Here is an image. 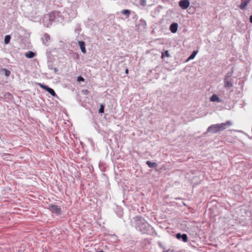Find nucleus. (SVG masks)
Here are the masks:
<instances>
[{
	"label": "nucleus",
	"mask_w": 252,
	"mask_h": 252,
	"mask_svg": "<svg viewBox=\"0 0 252 252\" xmlns=\"http://www.w3.org/2000/svg\"><path fill=\"white\" fill-rule=\"evenodd\" d=\"M210 100L212 102H221V100L216 94H213L210 97Z\"/></svg>",
	"instance_id": "obj_10"
},
{
	"label": "nucleus",
	"mask_w": 252,
	"mask_h": 252,
	"mask_svg": "<svg viewBox=\"0 0 252 252\" xmlns=\"http://www.w3.org/2000/svg\"><path fill=\"white\" fill-rule=\"evenodd\" d=\"M63 20V17L62 14L59 11H53L49 14L48 15L44 17L43 20V24L46 27H49V24H46V21H50V22H60Z\"/></svg>",
	"instance_id": "obj_3"
},
{
	"label": "nucleus",
	"mask_w": 252,
	"mask_h": 252,
	"mask_svg": "<svg viewBox=\"0 0 252 252\" xmlns=\"http://www.w3.org/2000/svg\"><path fill=\"white\" fill-rule=\"evenodd\" d=\"M190 4L189 1V0H181L179 2V5L183 9H187Z\"/></svg>",
	"instance_id": "obj_6"
},
{
	"label": "nucleus",
	"mask_w": 252,
	"mask_h": 252,
	"mask_svg": "<svg viewBox=\"0 0 252 252\" xmlns=\"http://www.w3.org/2000/svg\"><path fill=\"white\" fill-rule=\"evenodd\" d=\"M250 1L251 0H242L241 4L239 5L240 8L242 10L245 9L246 6H247L248 4L250 3Z\"/></svg>",
	"instance_id": "obj_12"
},
{
	"label": "nucleus",
	"mask_w": 252,
	"mask_h": 252,
	"mask_svg": "<svg viewBox=\"0 0 252 252\" xmlns=\"http://www.w3.org/2000/svg\"><path fill=\"white\" fill-rule=\"evenodd\" d=\"M72 57L75 59H78L79 58V56L78 54L73 52L72 53Z\"/></svg>",
	"instance_id": "obj_23"
},
{
	"label": "nucleus",
	"mask_w": 252,
	"mask_h": 252,
	"mask_svg": "<svg viewBox=\"0 0 252 252\" xmlns=\"http://www.w3.org/2000/svg\"><path fill=\"white\" fill-rule=\"evenodd\" d=\"M48 68L50 69H53L54 67H53L52 64H48Z\"/></svg>",
	"instance_id": "obj_29"
},
{
	"label": "nucleus",
	"mask_w": 252,
	"mask_h": 252,
	"mask_svg": "<svg viewBox=\"0 0 252 252\" xmlns=\"http://www.w3.org/2000/svg\"><path fill=\"white\" fill-rule=\"evenodd\" d=\"M38 85L40 87V88H42L43 89L46 90V89H47L48 86L47 85H45L43 84H41V83H38Z\"/></svg>",
	"instance_id": "obj_24"
},
{
	"label": "nucleus",
	"mask_w": 252,
	"mask_h": 252,
	"mask_svg": "<svg viewBox=\"0 0 252 252\" xmlns=\"http://www.w3.org/2000/svg\"><path fill=\"white\" fill-rule=\"evenodd\" d=\"M140 4L141 5L145 6L146 5V1L145 0H140Z\"/></svg>",
	"instance_id": "obj_26"
},
{
	"label": "nucleus",
	"mask_w": 252,
	"mask_h": 252,
	"mask_svg": "<svg viewBox=\"0 0 252 252\" xmlns=\"http://www.w3.org/2000/svg\"><path fill=\"white\" fill-rule=\"evenodd\" d=\"M1 72L6 77H9L10 75V71L6 68H1Z\"/></svg>",
	"instance_id": "obj_17"
},
{
	"label": "nucleus",
	"mask_w": 252,
	"mask_h": 252,
	"mask_svg": "<svg viewBox=\"0 0 252 252\" xmlns=\"http://www.w3.org/2000/svg\"><path fill=\"white\" fill-rule=\"evenodd\" d=\"M125 72H126V73L127 74V73H128V69H126V71H125Z\"/></svg>",
	"instance_id": "obj_33"
},
{
	"label": "nucleus",
	"mask_w": 252,
	"mask_h": 252,
	"mask_svg": "<svg viewBox=\"0 0 252 252\" xmlns=\"http://www.w3.org/2000/svg\"><path fill=\"white\" fill-rule=\"evenodd\" d=\"M42 42L46 46L48 45V43L50 40V36L47 33H45L42 37Z\"/></svg>",
	"instance_id": "obj_8"
},
{
	"label": "nucleus",
	"mask_w": 252,
	"mask_h": 252,
	"mask_svg": "<svg viewBox=\"0 0 252 252\" xmlns=\"http://www.w3.org/2000/svg\"><path fill=\"white\" fill-rule=\"evenodd\" d=\"M165 57H170V54H169L168 51L167 50L165 51L164 52L162 53L161 58L163 59Z\"/></svg>",
	"instance_id": "obj_21"
},
{
	"label": "nucleus",
	"mask_w": 252,
	"mask_h": 252,
	"mask_svg": "<svg viewBox=\"0 0 252 252\" xmlns=\"http://www.w3.org/2000/svg\"><path fill=\"white\" fill-rule=\"evenodd\" d=\"M55 72H57L58 71V69L56 67H54L53 69Z\"/></svg>",
	"instance_id": "obj_32"
},
{
	"label": "nucleus",
	"mask_w": 252,
	"mask_h": 252,
	"mask_svg": "<svg viewBox=\"0 0 252 252\" xmlns=\"http://www.w3.org/2000/svg\"><path fill=\"white\" fill-rule=\"evenodd\" d=\"M130 10L128 9H124L121 11V13L126 16V18L129 17L130 14Z\"/></svg>",
	"instance_id": "obj_18"
},
{
	"label": "nucleus",
	"mask_w": 252,
	"mask_h": 252,
	"mask_svg": "<svg viewBox=\"0 0 252 252\" xmlns=\"http://www.w3.org/2000/svg\"><path fill=\"white\" fill-rule=\"evenodd\" d=\"M232 125V122L230 121H227L225 123H222L218 124H214L209 126L207 129V132L212 133H216L217 132L222 131L227 127L229 126Z\"/></svg>",
	"instance_id": "obj_2"
},
{
	"label": "nucleus",
	"mask_w": 252,
	"mask_h": 252,
	"mask_svg": "<svg viewBox=\"0 0 252 252\" xmlns=\"http://www.w3.org/2000/svg\"><path fill=\"white\" fill-rule=\"evenodd\" d=\"M105 105L104 104H101L100 106V108L98 110L99 113H103L104 111Z\"/></svg>",
	"instance_id": "obj_22"
},
{
	"label": "nucleus",
	"mask_w": 252,
	"mask_h": 252,
	"mask_svg": "<svg viewBox=\"0 0 252 252\" xmlns=\"http://www.w3.org/2000/svg\"><path fill=\"white\" fill-rule=\"evenodd\" d=\"M47 92H48L51 95L53 96H55L57 95L55 92L54 91V90L50 88L49 87H47V89H46V90Z\"/></svg>",
	"instance_id": "obj_16"
},
{
	"label": "nucleus",
	"mask_w": 252,
	"mask_h": 252,
	"mask_svg": "<svg viewBox=\"0 0 252 252\" xmlns=\"http://www.w3.org/2000/svg\"><path fill=\"white\" fill-rule=\"evenodd\" d=\"M135 222L136 229L142 233L150 234L152 232L153 228L142 217H137Z\"/></svg>",
	"instance_id": "obj_1"
},
{
	"label": "nucleus",
	"mask_w": 252,
	"mask_h": 252,
	"mask_svg": "<svg viewBox=\"0 0 252 252\" xmlns=\"http://www.w3.org/2000/svg\"><path fill=\"white\" fill-rule=\"evenodd\" d=\"M178 28V24L177 23H173L170 25L169 29L172 33H175L177 31Z\"/></svg>",
	"instance_id": "obj_9"
},
{
	"label": "nucleus",
	"mask_w": 252,
	"mask_h": 252,
	"mask_svg": "<svg viewBox=\"0 0 252 252\" xmlns=\"http://www.w3.org/2000/svg\"><path fill=\"white\" fill-rule=\"evenodd\" d=\"M53 22H50V21H46V24H49V26H51L52 25Z\"/></svg>",
	"instance_id": "obj_30"
},
{
	"label": "nucleus",
	"mask_w": 252,
	"mask_h": 252,
	"mask_svg": "<svg viewBox=\"0 0 252 252\" xmlns=\"http://www.w3.org/2000/svg\"><path fill=\"white\" fill-rule=\"evenodd\" d=\"M197 53V51H194L192 53V54L189 56L188 60H192V59H194V58L195 57V56H196Z\"/></svg>",
	"instance_id": "obj_20"
},
{
	"label": "nucleus",
	"mask_w": 252,
	"mask_h": 252,
	"mask_svg": "<svg viewBox=\"0 0 252 252\" xmlns=\"http://www.w3.org/2000/svg\"><path fill=\"white\" fill-rule=\"evenodd\" d=\"M158 244L159 247L163 249L164 250H165V248L163 246V245H162V243L160 242H159V241L158 242Z\"/></svg>",
	"instance_id": "obj_28"
},
{
	"label": "nucleus",
	"mask_w": 252,
	"mask_h": 252,
	"mask_svg": "<svg viewBox=\"0 0 252 252\" xmlns=\"http://www.w3.org/2000/svg\"><path fill=\"white\" fill-rule=\"evenodd\" d=\"M176 237L179 240H182L184 242H187L188 240V236L186 234L178 233L176 234Z\"/></svg>",
	"instance_id": "obj_7"
},
{
	"label": "nucleus",
	"mask_w": 252,
	"mask_h": 252,
	"mask_svg": "<svg viewBox=\"0 0 252 252\" xmlns=\"http://www.w3.org/2000/svg\"><path fill=\"white\" fill-rule=\"evenodd\" d=\"M250 22L252 24V15L250 17Z\"/></svg>",
	"instance_id": "obj_31"
},
{
	"label": "nucleus",
	"mask_w": 252,
	"mask_h": 252,
	"mask_svg": "<svg viewBox=\"0 0 252 252\" xmlns=\"http://www.w3.org/2000/svg\"><path fill=\"white\" fill-rule=\"evenodd\" d=\"M97 252H103V251H98Z\"/></svg>",
	"instance_id": "obj_34"
},
{
	"label": "nucleus",
	"mask_w": 252,
	"mask_h": 252,
	"mask_svg": "<svg viewBox=\"0 0 252 252\" xmlns=\"http://www.w3.org/2000/svg\"><path fill=\"white\" fill-rule=\"evenodd\" d=\"M48 209L52 213L57 215H60L62 214L61 208L59 206L50 205H49Z\"/></svg>",
	"instance_id": "obj_4"
},
{
	"label": "nucleus",
	"mask_w": 252,
	"mask_h": 252,
	"mask_svg": "<svg viewBox=\"0 0 252 252\" xmlns=\"http://www.w3.org/2000/svg\"><path fill=\"white\" fill-rule=\"evenodd\" d=\"M233 86V81L232 79L224 78L223 86L226 89L232 88Z\"/></svg>",
	"instance_id": "obj_5"
},
{
	"label": "nucleus",
	"mask_w": 252,
	"mask_h": 252,
	"mask_svg": "<svg viewBox=\"0 0 252 252\" xmlns=\"http://www.w3.org/2000/svg\"><path fill=\"white\" fill-rule=\"evenodd\" d=\"M82 93L84 95H88L89 94V92L88 90H82Z\"/></svg>",
	"instance_id": "obj_25"
},
{
	"label": "nucleus",
	"mask_w": 252,
	"mask_h": 252,
	"mask_svg": "<svg viewBox=\"0 0 252 252\" xmlns=\"http://www.w3.org/2000/svg\"><path fill=\"white\" fill-rule=\"evenodd\" d=\"M36 55V53L32 51H28L25 54V57L28 59H32Z\"/></svg>",
	"instance_id": "obj_13"
},
{
	"label": "nucleus",
	"mask_w": 252,
	"mask_h": 252,
	"mask_svg": "<svg viewBox=\"0 0 252 252\" xmlns=\"http://www.w3.org/2000/svg\"><path fill=\"white\" fill-rule=\"evenodd\" d=\"M78 44L79 45L80 48L82 53L85 54L86 53V49L85 47V43L83 41H79Z\"/></svg>",
	"instance_id": "obj_11"
},
{
	"label": "nucleus",
	"mask_w": 252,
	"mask_h": 252,
	"mask_svg": "<svg viewBox=\"0 0 252 252\" xmlns=\"http://www.w3.org/2000/svg\"><path fill=\"white\" fill-rule=\"evenodd\" d=\"M146 163L150 168H156L157 166V164L156 162H152L149 160H147Z\"/></svg>",
	"instance_id": "obj_14"
},
{
	"label": "nucleus",
	"mask_w": 252,
	"mask_h": 252,
	"mask_svg": "<svg viewBox=\"0 0 252 252\" xmlns=\"http://www.w3.org/2000/svg\"><path fill=\"white\" fill-rule=\"evenodd\" d=\"M11 36L9 35H6L4 37V43L7 44L10 42Z\"/></svg>",
	"instance_id": "obj_19"
},
{
	"label": "nucleus",
	"mask_w": 252,
	"mask_h": 252,
	"mask_svg": "<svg viewBox=\"0 0 252 252\" xmlns=\"http://www.w3.org/2000/svg\"><path fill=\"white\" fill-rule=\"evenodd\" d=\"M168 251H169V250H167L165 252L163 251V252H168Z\"/></svg>",
	"instance_id": "obj_35"
},
{
	"label": "nucleus",
	"mask_w": 252,
	"mask_h": 252,
	"mask_svg": "<svg viewBox=\"0 0 252 252\" xmlns=\"http://www.w3.org/2000/svg\"><path fill=\"white\" fill-rule=\"evenodd\" d=\"M77 81H82V82H84L85 81V79L84 78L82 77L81 76H79V77H78L77 78Z\"/></svg>",
	"instance_id": "obj_27"
},
{
	"label": "nucleus",
	"mask_w": 252,
	"mask_h": 252,
	"mask_svg": "<svg viewBox=\"0 0 252 252\" xmlns=\"http://www.w3.org/2000/svg\"><path fill=\"white\" fill-rule=\"evenodd\" d=\"M233 71V67H232L229 71L227 72L224 78H227V79H232L231 77L232 76Z\"/></svg>",
	"instance_id": "obj_15"
}]
</instances>
